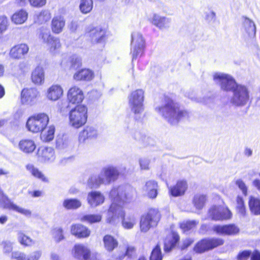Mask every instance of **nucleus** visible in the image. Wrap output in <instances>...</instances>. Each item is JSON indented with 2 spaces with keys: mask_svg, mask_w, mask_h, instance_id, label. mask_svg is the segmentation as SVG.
I'll return each mask as SVG.
<instances>
[{
  "mask_svg": "<svg viewBox=\"0 0 260 260\" xmlns=\"http://www.w3.org/2000/svg\"><path fill=\"white\" fill-rule=\"evenodd\" d=\"M165 104L156 108V111L167 119L171 124L188 118V110L180 108V106L168 96L165 97Z\"/></svg>",
  "mask_w": 260,
  "mask_h": 260,
  "instance_id": "1",
  "label": "nucleus"
},
{
  "mask_svg": "<svg viewBox=\"0 0 260 260\" xmlns=\"http://www.w3.org/2000/svg\"><path fill=\"white\" fill-rule=\"evenodd\" d=\"M137 192L135 189H127L117 187L113 188L110 192V197L112 201L109 211L114 213L118 210L128 208L129 205L134 200Z\"/></svg>",
  "mask_w": 260,
  "mask_h": 260,
  "instance_id": "2",
  "label": "nucleus"
},
{
  "mask_svg": "<svg viewBox=\"0 0 260 260\" xmlns=\"http://www.w3.org/2000/svg\"><path fill=\"white\" fill-rule=\"evenodd\" d=\"M69 124L79 128L86 123L88 117V109L84 105H78L72 108L69 112Z\"/></svg>",
  "mask_w": 260,
  "mask_h": 260,
  "instance_id": "3",
  "label": "nucleus"
},
{
  "mask_svg": "<svg viewBox=\"0 0 260 260\" xmlns=\"http://www.w3.org/2000/svg\"><path fill=\"white\" fill-rule=\"evenodd\" d=\"M161 215L157 208H151L143 214L140 220V228L142 232H147L151 228L157 225L160 220Z\"/></svg>",
  "mask_w": 260,
  "mask_h": 260,
  "instance_id": "4",
  "label": "nucleus"
},
{
  "mask_svg": "<svg viewBox=\"0 0 260 260\" xmlns=\"http://www.w3.org/2000/svg\"><path fill=\"white\" fill-rule=\"evenodd\" d=\"M49 122V117L45 113L33 114L27 119L26 127L32 133L43 132Z\"/></svg>",
  "mask_w": 260,
  "mask_h": 260,
  "instance_id": "5",
  "label": "nucleus"
},
{
  "mask_svg": "<svg viewBox=\"0 0 260 260\" xmlns=\"http://www.w3.org/2000/svg\"><path fill=\"white\" fill-rule=\"evenodd\" d=\"M224 242V240L221 238H204L195 244L193 250L197 253H203L222 246Z\"/></svg>",
  "mask_w": 260,
  "mask_h": 260,
  "instance_id": "6",
  "label": "nucleus"
},
{
  "mask_svg": "<svg viewBox=\"0 0 260 260\" xmlns=\"http://www.w3.org/2000/svg\"><path fill=\"white\" fill-rule=\"evenodd\" d=\"M144 91L136 89L131 92L129 97V104L132 111L135 114H139L144 110Z\"/></svg>",
  "mask_w": 260,
  "mask_h": 260,
  "instance_id": "7",
  "label": "nucleus"
},
{
  "mask_svg": "<svg viewBox=\"0 0 260 260\" xmlns=\"http://www.w3.org/2000/svg\"><path fill=\"white\" fill-rule=\"evenodd\" d=\"M209 216L215 221H222L230 219L232 217V213L226 207L213 205L208 210Z\"/></svg>",
  "mask_w": 260,
  "mask_h": 260,
  "instance_id": "8",
  "label": "nucleus"
},
{
  "mask_svg": "<svg viewBox=\"0 0 260 260\" xmlns=\"http://www.w3.org/2000/svg\"><path fill=\"white\" fill-rule=\"evenodd\" d=\"M131 43L134 45L132 51V60H134L144 54L145 42L141 35L136 34L132 36Z\"/></svg>",
  "mask_w": 260,
  "mask_h": 260,
  "instance_id": "9",
  "label": "nucleus"
},
{
  "mask_svg": "<svg viewBox=\"0 0 260 260\" xmlns=\"http://www.w3.org/2000/svg\"><path fill=\"white\" fill-rule=\"evenodd\" d=\"M92 45L104 44L106 41L107 35L105 29L100 27L89 28L86 32Z\"/></svg>",
  "mask_w": 260,
  "mask_h": 260,
  "instance_id": "10",
  "label": "nucleus"
},
{
  "mask_svg": "<svg viewBox=\"0 0 260 260\" xmlns=\"http://www.w3.org/2000/svg\"><path fill=\"white\" fill-rule=\"evenodd\" d=\"M214 80H218L221 89L225 91H232L236 90L239 85L231 76L225 74H216L214 76Z\"/></svg>",
  "mask_w": 260,
  "mask_h": 260,
  "instance_id": "11",
  "label": "nucleus"
},
{
  "mask_svg": "<svg viewBox=\"0 0 260 260\" xmlns=\"http://www.w3.org/2000/svg\"><path fill=\"white\" fill-rule=\"evenodd\" d=\"M180 237L179 233L172 230L164 239V251L165 253H169L174 249L179 244Z\"/></svg>",
  "mask_w": 260,
  "mask_h": 260,
  "instance_id": "12",
  "label": "nucleus"
},
{
  "mask_svg": "<svg viewBox=\"0 0 260 260\" xmlns=\"http://www.w3.org/2000/svg\"><path fill=\"white\" fill-rule=\"evenodd\" d=\"M188 189V184L186 180L179 179L168 188V193L170 197H179L183 196Z\"/></svg>",
  "mask_w": 260,
  "mask_h": 260,
  "instance_id": "13",
  "label": "nucleus"
},
{
  "mask_svg": "<svg viewBox=\"0 0 260 260\" xmlns=\"http://www.w3.org/2000/svg\"><path fill=\"white\" fill-rule=\"evenodd\" d=\"M84 99L83 91L76 85L72 86L67 92V99L69 104L81 105Z\"/></svg>",
  "mask_w": 260,
  "mask_h": 260,
  "instance_id": "14",
  "label": "nucleus"
},
{
  "mask_svg": "<svg viewBox=\"0 0 260 260\" xmlns=\"http://www.w3.org/2000/svg\"><path fill=\"white\" fill-rule=\"evenodd\" d=\"M71 234L77 239H86L89 237L91 231L86 225L77 223L71 225L70 228Z\"/></svg>",
  "mask_w": 260,
  "mask_h": 260,
  "instance_id": "15",
  "label": "nucleus"
},
{
  "mask_svg": "<svg viewBox=\"0 0 260 260\" xmlns=\"http://www.w3.org/2000/svg\"><path fill=\"white\" fill-rule=\"evenodd\" d=\"M39 95V92L36 88H24L21 92V103L23 105L29 104L32 105L35 103V101Z\"/></svg>",
  "mask_w": 260,
  "mask_h": 260,
  "instance_id": "16",
  "label": "nucleus"
},
{
  "mask_svg": "<svg viewBox=\"0 0 260 260\" xmlns=\"http://www.w3.org/2000/svg\"><path fill=\"white\" fill-rule=\"evenodd\" d=\"M233 93L232 103L238 106L245 105L249 99L248 92L244 86L239 85Z\"/></svg>",
  "mask_w": 260,
  "mask_h": 260,
  "instance_id": "17",
  "label": "nucleus"
},
{
  "mask_svg": "<svg viewBox=\"0 0 260 260\" xmlns=\"http://www.w3.org/2000/svg\"><path fill=\"white\" fill-rule=\"evenodd\" d=\"M213 231L217 234L226 236L236 235L240 232L239 228L234 223L215 225L213 228Z\"/></svg>",
  "mask_w": 260,
  "mask_h": 260,
  "instance_id": "18",
  "label": "nucleus"
},
{
  "mask_svg": "<svg viewBox=\"0 0 260 260\" xmlns=\"http://www.w3.org/2000/svg\"><path fill=\"white\" fill-rule=\"evenodd\" d=\"M91 250L83 244H76L73 247L71 253L77 260H86L90 255Z\"/></svg>",
  "mask_w": 260,
  "mask_h": 260,
  "instance_id": "19",
  "label": "nucleus"
},
{
  "mask_svg": "<svg viewBox=\"0 0 260 260\" xmlns=\"http://www.w3.org/2000/svg\"><path fill=\"white\" fill-rule=\"evenodd\" d=\"M29 49V47L26 43L15 45L10 50L9 56L13 59H21L28 53Z\"/></svg>",
  "mask_w": 260,
  "mask_h": 260,
  "instance_id": "20",
  "label": "nucleus"
},
{
  "mask_svg": "<svg viewBox=\"0 0 260 260\" xmlns=\"http://www.w3.org/2000/svg\"><path fill=\"white\" fill-rule=\"evenodd\" d=\"M37 147L34 140L25 138L21 140L18 143V148L23 153L29 154L32 153Z\"/></svg>",
  "mask_w": 260,
  "mask_h": 260,
  "instance_id": "21",
  "label": "nucleus"
},
{
  "mask_svg": "<svg viewBox=\"0 0 260 260\" xmlns=\"http://www.w3.org/2000/svg\"><path fill=\"white\" fill-rule=\"evenodd\" d=\"M63 90L61 86L58 84L52 85L47 90L46 96L48 100L56 101L63 95Z\"/></svg>",
  "mask_w": 260,
  "mask_h": 260,
  "instance_id": "22",
  "label": "nucleus"
},
{
  "mask_svg": "<svg viewBox=\"0 0 260 260\" xmlns=\"http://www.w3.org/2000/svg\"><path fill=\"white\" fill-rule=\"evenodd\" d=\"M119 217L121 219L122 226L125 230L132 229L136 224L137 219L134 214H130L126 215L123 211L119 214Z\"/></svg>",
  "mask_w": 260,
  "mask_h": 260,
  "instance_id": "23",
  "label": "nucleus"
},
{
  "mask_svg": "<svg viewBox=\"0 0 260 260\" xmlns=\"http://www.w3.org/2000/svg\"><path fill=\"white\" fill-rule=\"evenodd\" d=\"M94 77L93 72L90 69L83 68L77 71L73 75V78L77 81H89Z\"/></svg>",
  "mask_w": 260,
  "mask_h": 260,
  "instance_id": "24",
  "label": "nucleus"
},
{
  "mask_svg": "<svg viewBox=\"0 0 260 260\" xmlns=\"http://www.w3.org/2000/svg\"><path fill=\"white\" fill-rule=\"evenodd\" d=\"M144 190L149 199H155L158 193V183L155 180L146 181L144 185Z\"/></svg>",
  "mask_w": 260,
  "mask_h": 260,
  "instance_id": "25",
  "label": "nucleus"
},
{
  "mask_svg": "<svg viewBox=\"0 0 260 260\" xmlns=\"http://www.w3.org/2000/svg\"><path fill=\"white\" fill-rule=\"evenodd\" d=\"M48 49L52 54H55L59 52L61 44L58 38L49 35L46 40Z\"/></svg>",
  "mask_w": 260,
  "mask_h": 260,
  "instance_id": "26",
  "label": "nucleus"
},
{
  "mask_svg": "<svg viewBox=\"0 0 260 260\" xmlns=\"http://www.w3.org/2000/svg\"><path fill=\"white\" fill-rule=\"evenodd\" d=\"M96 131L90 126L85 127L79 134V141L84 143L87 140H91L97 137Z\"/></svg>",
  "mask_w": 260,
  "mask_h": 260,
  "instance_id": "27",
  "label": "nucleus"
},
{
  "mask_svg": "<svg viewBox=\"0 0 260 260\" xmlns=\"http://www.w3.org/2000/svg\"><path fill=\"white\" fill-rule=\"evenodd\" d=\"M37 155L42 161H48L54 158V150L52 147H41L38 150Z\"/></svg>",
  "mask_w": 260,
  "mask_h": 260,
  "instance_id": "28",
  "label": "nucleus"
},
{
  "mask_svg": "<svg viewBox=\"0 0 260 260\" xmlns=\"http://www.w3.org/2000/svg\"><path fill=\"white\" fill-rule=\"evenodd\" d=\"M105 198L104 196L99 191H91L88 193L87 202L92 207H96L104 203Z\"/></svg>",
  "mask_w": 260,
  "mask_h": 260,
  "instance_id": "29",
  "label": "nucleus"
},
{
  "mask_svg": "<svg viewBox=\"0 0 260 260\" xmlns=\"http://www.w3.org/2000/svg\"><path fill=\"white\" fill-rule=\"evenodd\" d=\"M64 25L63 18L59 15L55 16L52 19L51 28L54 34H58L62 31Z\"/></svg>",
  "mask_w": 260,
  "mask_h": 260,
  "instance_id": "30",
  "label": "nucleus"
},
{
  "mask_svg": "<svg viewBox=\"0 0 260 260\" xmlns=\"http://www.w3.org/2000/svg\"><path fill=\"white\" fill-rule=\"evenodd\" d=\"M248 204L252 215H260V198L250 196L249 198Z\"/></svg>",
  "mask_w": 260,
  "mask_h": 260,
  "instance_id": "31",
  "label": "nucleus"
},
{
  "mask_svg": "<svg viewBox=\"0 0 260 260\" xmlns=\"http://www.w3.org/2000/svg\"><path fill=\"white\" fill-rule=\"evenodd\" d=\"M26 169L30 174L36 178L40 179L44 183H48L49 182V178L32 164H27L26 166Z\"/></svg>",
  "mask_w": 260,
  "mask_h": 260,
  "instance_id": "32",
  "label": "nucleus"
},
{
  "mask_svg": "<svg viewBox=\"0 0 260 260\" xmlns=\"http://www.w3.org/2000/svg\"><path fill=\"white\" fill-rule=\"evenodd\" d=\"M208 197L206 194L196 193L193 197L192 203L197 209L201 210L205 206Z\"/></svg>",
  "mask_w": 260,
  "mask_h": 260,
  "instance_id": "33",
  "label": "nucleus"
},
{
  "mask_svg": "<svg viewBox=\"0 0 260 260\" xmlns=\"http://www.w3.org/2000/svg\"><path fill=\"white\" fill-rule=\"evenodd\" d=\"M31 81L37 85H41L44 81V72L43 68L37 67L32 71L31 75Z\"/></svg>",
  "mask_w": 260,
  "mask_h": 260,
  "instance_id": "34",
  "label": "nucleus"
},
{
  "mask_svg": "<svg viewBox=\"0 0 260 260\" xmlns=\"http://www.w3.org/2000/svg\"><path fill=\"white\" fill-rule=\"evenodd\" d=\"M103 242L105 249L109 252H111L118 247L117 240L110 235H106L103 237Z\"/></svg>",
  "mask_w": 260,
  "mask_h": 260,
  "instance_id": "35",
  "label": "nucleus"
},
{
  "mask_svg": "<svg viewBox=\"0 0 260 260\" xmlns=\"http://www.w3.org/2000/svg\"><path fill=\"white\" fill-rule=\"evenodd\" d=\"M28 13L27 12L21 9L16 11L12 15L11 20L16 24H21L26 21Z\"/></svg>",
  "mask_w": 260,
  "mask_h": 260,
  "instance_id": "36",
  "label": "nucleus"
},
{
  "mask_svg": "<svg viewBox=\"0 0 260 260\" xmlns=\"http://www.w3.org/2000/svg\"><path fill=\"white\" fill-rule=\"evenodd\" d=\"M55 127L53 125H50L47 127L46 131L41 132L40 138L44 142H49L54 138Z\"/></svg>",
  "mask_w": 260,
  "mask_h": 260,
  "instance_id": "37",
  "label": "nucleus"
},
{
  "mask_svg": "<svg viewBox=\"0 0 260 260\" xmlns=\"http://www.w3.org/2000/svg\"><path fill=\"white\" fill-rule=\"evenodd\" d=\"M18 240L19 243L23 247H30L35 243V241L29 236L22 232L18 233Z\"/></svg>",
  "mask_w": 260,
  "mask_h": 260,
  "instance_id": "38",
  "label": "nucleus"
},
{
  "mask_svg": "<svg viewBox=\"0 0 260 260\" xmlns=\"http://www.w3.org/2000/svg\"><path fill=\"white\" fill-rule=\"evenodd\" d=\"M81 206V202L77 199H66L63 202V206L68 210L76 209Z\"/></svg>",
  "mask_w": 260,
  "mask_h": 260,
  "instance_id": "39",
  "label": "nucleus"
},
{
  "mask_svg": "<svg viewBox=\"0 0 260 260\" xmlns=\"http://www.w3.org/2000/svg\"><path fill=\"white\" fill-rule=\"evenodd\" d=\"M163 254L161 251L160 245L159 243H157L153 248L149 260H162Z\"/></svg>",
  "mask_w": 260,
  "mask_h": 260,
  "instance_id": "40",
  "label": "nucleus"
},
{
  "mask_svg": "<svg viewBox=\"0 0 260 260\" xmlns=\"http://www.w3.org/2000/svg\"><path fill=\"white\" fill-rule=\"evenodd\" d=\"M4 208L8 209L10 210H13L19 213H21L23 215H30L31 214V211L28 210H25L23 209L16 204H14L12 202H9L8 203L5 204L4 206Z\"/></svg>",
  "mask_w": 260,
  "mask_h": 260,
  "instance_id": "41",
  "label": "nucleus"
},
{
  "mask_svg": "<svg viewBox=\"0 0 260 260\" xmlns=\"http://www.w3.org/2000/svg\"><path fill=\"white\" fill-rule=\"evenodd\" d=\"M102 218V215L100 214H86L82 216L80 220L82 222H87L89 224H92L100 222Z\"/></svg>",
  "mask_w": 260,
  "mask_h": 260,
  "instance_id": "42",
  "label": "nucleus"
},
{
  "mask_svg": "<svg viewBox=\"0 0 260 260\" xmlns=\"http://www.w3.org/2000/svg\"><path fill=\"white\" fill-rule=\"evenodd\" d=\"M237 206L236 209L238 214L243 216L247 214V209L242 197L238 196L236 199Z\"/></svg>",
  "mask_w": 260,
  "mask_h": 260,
  "instance_id": "43",
  "label": "nucleus"
},
{
  "mask_svg": "<svg viewBox=\"0 0 260 260\" xmlns=\"http://www.w3.org/2000/svg\"><path fill=\"white\" fill-rule=\"evenodd\" d=\"M51 18V14L48 11H42L37 15V22L40 24H43L48 22Z\"/></svg>",
  "mask_w": 260,
  "mask_h": 260,
  "instance_id": "44",
  "label": "nucleus"
},
{
  "mask_svg": "<svg viewBox=\"0 0 260 260\" xmlns=\"http://www.w3.org/2000/svg\"><path fill=\"white\" fill-rule=\"evenodd\" d=\"M198 222L195 220H186L179 223V228L183 232H186L193 229L198 224Z\"/></svg>",
  "mask_w": 260,
  "mask_h": 260,
  "instance_id": "45",
  "label": "nucleus"
},
{
  "mask_svg": "<svg viewBox=\"0 0 260 260\" xmlns=\"http://www.w3.org/2000/svg\"><path fill=\"white\" fill-rule=\"evenodd\" d=\"M79 8L82 13L87 14L90 12L93 8L92 0H81Z\"/></svg>",
  "mask_w": 260,
  "mask_h": 260,
  "instance_id": "46",
  "label": "nucleus"
},
{
  "mask_svg": "<svg viewBox=\"0 0 260 260\" xmlns=\"http://www.w3.org/2000/svg\"><path fill=\"white\" fill-rule=\"evenodd\" d=\"M168 21L166 17H160L157 15H154L152 23L153 24L159 28H162L166 26Z\"/></svg>",
  "mask_w": 260,
  "mask_h": 260,
  "instance_id": "47",
  "label": "nucleus"
},
{
  "mask_svg": "<svg viewBox=\"0 0 260 260\" xmlns=\"http://www.w3.org/2000/svg\"><path fill=\"white\" fill-rule=\"evenodd\" d=\"M103 175L105 176L107 181L110 182L112 180H114L117 177L118 173L114 169L106 168L104 170Z\"/></svg>",
  "mask_w": 260,
  "mask_h": 260,
  "instance_id": "48",
  "label": "nucleus"
},
{
  "mask_svg": "<svg viewBox=\"0 0 260 260\" xmlns=\"http://www.w3.org/2000/svg\"><path fill=\"white\" fill-rule=\"evenodd\" d=\"M125 250V252L118 255L116 257V260H123L126 256L131 257L136 253V248L133 246H126Z\"/></svg>",
  "mask_w": 260,
  "mask_h": 260,
  "instance_id": "49",
  "label": "nucleus"
},
{
  "mask_svg": "<svg viewBox=\"0 0 260 260\" xmlns=\"http://www.w3.org/2000/svg\"><path fill=\"white\" fill-rule=\"evenodd\" d=\"M67 62L69 63L70 68L71 69L79 68L82 66L81 59L79 57L74 55L70 56Z\"/></svg>",
  "mask_w": 260,
  "mask_h": 260,
  "instance_id": "50",
  "label": "nucleus"
},
{
  "mask_svg": "<svg viewBox=\"0 0 260 260\" xmlns=\"http://www.w3.org/2000/svg\"><path fill=\"white\" fill-rule=\"evenodd\" d=\"M251 255V250H243L240 251L235 257L236 260H248Z\"/></svg>",
  "mask_w": 260,
  "mask_h": 260,
  "instance_id": "51",
  "label": "nucleus"
},
{
  "mask_svg": "<svg viewBox=\"0 0 260 260\" xmlns=\"http://www.w3.org/2000/svg\"><path fill=\"white\" fill-rule=\"evenodd\" d=\"M8 28V19L5 16L0 17V38Z\"/></svg>",
  "mask_w": 260,
  "mask_h": 260,
  "instance_id": "52",
  "label": "nucleus"
},
{
  "mask_svg": "<svg viewBox=\"0 0 260 260\" xmlns=\"http://www.w3.org/2000/svg\"><path fill=\"white\" fill-rule=\"evenodd\" d=\"M11 258L13 260H28L27 257L25 254L18 251L12 252Z\"/></svg>",
  "mask_w": 260,
  "mask_h": 260,
  "instance_id": "53",
  "label": "nucleus"
},
{
  "mask_svg": "<svg viewBox=\"0 0 260 260\" xmlns=\"http://www.w3.org/2000/svg\"><path fill=\"white\" fill-rule=\"evenodd\" d=\"M194 241V239L191 238H186L182 240L180 249L183 250L187 249L193 243Z\"/></svg>",
  "mask_w": 260,
  "mask_h": 260,
  "instance_id": "54",
  "label": "nucleus"
},
{
  "mask_svg": "<svg viewBox=\"0 0 260 260\" xmlns=\"http://www.w3.org/2000/svg\"><path fill=\"white\" fill-rule=\"evenodd\" d=\"M3 251L6 253L11 252L13 250L12 243L8 241H4L2 242Z\"/></svg>",
  "mask_w": 260,
  "mask_h": 260,
  "instance_id": "55",
  "label": "nucleus"
},
{
  "mask_svg": "<svg viewBox=\"0 0 260 260\" xmlns=\"http://www.w3.org/2000/svg\"><path fill=\"white\" fill-rule=\"evenodd\" d=\"M53 233L54 235V238L57 242H59L64 239L63 235V230L61 228H56L54 229Z\"/></svg>",
  "mask_w": 260,
  "mask_h": 260,
  "instance_id": "56",
  "label": "nucleus"
},
{
  "mask_svg": "<svg viewBox=\"0 0 260 260\" xmlns=\"http://www.w3.org/2000/svg\"><path fill=\"white\" fill-rule=\"evenodd\" d=\"M31 6L34 7L40 8L44 6L46 0H28Z\"/></svg>",
  "mask_w": 260,
  "mask_h": 260,
  "instance_id": "57",
  "label": "nucleus"
},
{
  "mask_svg": "<svg viewBox=\"0 0 260 260\" xmlns=\"http://www.w3.org/2000/svg\"><path fill=\"white\" fill-rule=\"evenodd\" d=\"M236 184L239 188L242 190L244 195L246 196L247 194V188L245 183L241 179L236 181Z\"/></svg>",
  "mask_w": 260,
  "mask_h": 260,
  "instance_id": "58",
  "label": "nucleus"
},
{
  "mask_svg": "<svg viewBox=\"0 0 260 260\" xmlns=\"http://www.w3.org/2000/svg\"><path fill=\"white\" fill-rule=\"evenodd\" d=\"M41 256V252L36 251L34 252L29 257L28 260H39Z\"/></svg>",
  "mask_w": 260,
  "mask_h": 260,
  "instance_id": "59",
  "label": "nucleus"
},
{
  "mask_svg": "<svg viewBox=\"0 0 260 260\" xmlns=\"http://www.w3.org/2000/svg\"><path fill=\"white\" fill-rule=\"evenodd\" d=\"M250 260H260V251L258 249H254L251 251Z\"/></svg>",
  "mask_w": 260,
  "mask_h": 260,
  "instance_id": "60",
  "label": "nucleus"
},
{
  "mask_svg": "<svg viewBox=\"0 0 260 260\" xmlns=\"http://www.w3.org/2000/svg\"><path fill=\"white\" fill-rule=\"evenodd\" d=\"M28 194L32 198H37L41 197L43 195V192L40 190H35L29 191Z\"/></svg>",
  "mask_w": 260,
  "mask_h": 260,
  "instance_id": "61",
  "label": "nucleus"
},
{
  "mask_svg": "<svg viewBox=\"0 0 260 260\" xmlns=\"http://www.w3.org/2000/svg\"><path fill=\"white\" fill-rule=\"evenodd\" d=\"M245 22L248 23L249 27L252 28V29L255 32V26L252 21L247 18H245Z\"/></svg>",
  "mask_w": 260,
  "mask_h": 260,
  "instance_id": "62",
  "label": "nucleus"
},
{
  "mask_svg": "<svg viewBox=\"0 0 260 260\" xmlns=\"http://www.w3.org/2000/svg\"><path fill=\"white\" fill-rule=\"evenodd\" d=\"M252 184L253 186H255L256 189L260 192V180L258 179L254 180Z\"/></svg>",
  "mask_w": 260,
  "mask_h": 260,
  "instance_id": "63",
  "label": "nucleus"
},
{
  "mask_svg": "<svg viewBox=\"0 0 260 260\" xmlns=\"http://www.w3.org/2000/svg\"><path fill=\"white\" fill-rule=\"evenodd\" d=\"M5 95V89L4 87L0 84V99H2Z\"/></svg>",
  "mask_w": 260,
  "mask_h": 260,
  "instance_id": "64",
  "label": "nucleus"
}]
</instances>
